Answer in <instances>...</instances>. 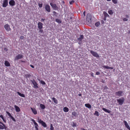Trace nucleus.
Returning <instances> with one entry per match:
<instances>
[{"mask_svg": "<svg viewBox=\"0 0 130 130\" xmlns=\"http://www.w3.org/2000/svg\"><path fill=\"white\" fill-rule=\"evenodd\" d=\"M92 17L90 14L88 13L87 15L86 20L89 23H91L92 22Z\"/></svg>", "mask_w": 130, "mask_h": 130, "instance_id": "nucleus-1", "label": "nucleus"}, {"mask_svg": "<svg viewBox=\"0 0 130 130\" xmlns=\"http://www.w3.org/2000/svg\"><path fill=\"white\" fill-rule=\"evenodd\" d=\"M124 99L123 97H122L120 99L117 100V102L120 105H122L124 101Z\"/></svg>", "mask_w": 130, "mask_h": 130, "instance_id": "nucleus-2", "label": "nucleus"}, {"mask_svg": "<svg viewBox=\"0 0 130 130\" xmlns=\"http://www.w3.org/2000/svg\"><path fill=\"white\" fill-rule=\"evenodd\" d=\"M31 82L32 84L34 85L33 87L35 89L38 88L39 87L38 86V84L37 83V82L34 80H33L31 81Z\"/></svg>", "mask_w": 130, "mask_h": 130, "instance_id": "nucleus-3", "label": "nucleus"}, {"mask_svg": "<svg viewBox=\"0 0 130 130\" xmlns=\"http://www.w3.org/2000/svg\"><path fill=\"white\" fill-rule=\"evenodd\" d=\"M4 28L7 31H11V29L10 28V26L8 24H6L4 26Z\"/></svg>", "mask_w": 130, "mask_h": 130, "instance_id": "nucleus-4", "label": "nucleus"}, {"mask_svg": "<svg viewBox=\"0 0 130 130\" xmlns=\"http://www.w3.org/2000/svg\"><path fill=\"white\" fill-rule=\"evenodd\" d=\"M90 52L91 54L94 56L96 58L99 57V56L97 53L92 51H91Z\"/></svg>", "mask_w": 130, "mask_h": 130, "instance_id": "nucleus-5", "label": "nucleus"}, {"mask_svg": "<svg viewBox=\"0 0 130 130\" xmlns=\"http://www.w3.org/2000/svg\"><path fill=\"white\" fill-rule=\"evenodd\" d=\"M50 4L54 10H57L58 9V8L57 7L56 4H53L51 3H50Z\"/></svg>", "mask_w": 130, "mask_h": 130, "instance_id": "nucleus-6", "label": "nucleus"}, {"mask_svg": "<svg viewBox=\"0 0 130 130\" xmlns=\"http://www.w3.org/2000/svg\"><path fill=\"white\" fill-rule=\"evenodd\" d=\"M38 122L41 124L44 127L47 126L46 123L41 119H39Z\"/></svg>", "mask_w": 130, "mask_h": 130, "instance_id": "nucleus-7", "label": "nucleus"}, {"mask_svg": "<svg viewBox=\"0 0 130 130\" xmlns=\"http://www.w3.org/2000/svg\"><path fill=\"white\" fill-rule=\"evenodd\" d=\"M8 5V0H4L2 4V6L3 7H6Z\"/></svg>", "mask_w": 130, "mask_h": 130, "instance_id": "nucleus-8", "label": "nucleus"}, {"mask_svg": "<svg viewBox=\"0 0 130 130\" xmlns=\"http://www.w3.org/2000/svg\"><path fill=\"white\" fill-rule=\"evenodd\" d=\"M24 57V56L22 54H19L15 58L14 60H18L19 59H20Z\"/></svg>", "mask_w": 130, "mask_h": 130, "instance_id": "nucleus-9", "label": "nucleus"}, {"mask_svg": "<svg viewBox=\"0 0 130 130\" xmlns=\"http://www.w3.org/2000/svg\"><path fill=\"white\" fill-rule=\"evenodd\" d=\"M45 8L46 11L48 12H50V6L49 5H46Z\"/></svg>", "mask_w": 130, "mask_h": 130, "instance_id": "nucleus-10", "label": "nucleus"}, {"mask_svg": "<svg viewBox=\"0 0 130 130\" xmlns=\"http://www.w3.org/2000/svg\"><path fill=\"white\" fill-rule=\"evenodd\" d=\"M38 27L39 29L43 28V24L41 22H39L38 24Z\"/></svg>", "mask_w": 130, "mask_h": 130, "instance_id": "nucleus-11", "label": "nucleus"}, {"mask_svg": "<svg viewBox=\"0 0 130 130\" xmlns=\"http://www.w3.org/2000/svg\"><path fill=\"white\" fill-rule=\"evenodd\" d=\"M15 2L14 0H11L9 2V4L11 6H13L15 5Z\"/></svg>", "mask_w": 130, "mask_h": 130, "instance_id": "nucleus-12", "label": "nucleus"}, {"mask_svg": "<svg viewBox=\"0 0 130 130\" xmlns=\"http://www.w3.org/2000/svg\"><path fill=\"white\" fill-rule=\"evenodd\" d=\"M123 122L124 123L125 127L129 130H130V127L128 124L127 122L125 120H124L123 121Z\"/></svg>", "mask_w": 130, "mask_h": 130, "instance_id": "nucleus-13", "label": "nucleus"}, {"mask_svg": "<svg viewBox=\"0 0 130 130\" xmlns=\"http://www.w3.org/2000/svg\"><path fill=\"white\" fill-rule=\"evenodd\" d=\"M123 93V92L120 91L116 92V94L119 96H122V94Z\"/></svg>", "mask_w": 130, "mask_h": 130, "instance_id": "nucleus-14", "label": "nucleus"}, {"mask_svg": "<svg viewBox=\"0 0 130 130\" xmlns=\"http://www.w3.org/2000/svg\"><path fill=\"white\" fill-rule=\"evenodd\" d=\"M14 107L15 109L16 112H19L20 111V108L18 106L15 105L14 106Z\"/></svg>", "mask_w": 130, "mask_h": 130, "instance_id": "nucleus-15", "label": "nucleus"}, {"mask_svg": "<svg viewBox=\"0 0 130 130\" xmlns=\"http://www.w3.org/2000/svg\"><path fill=\"white\" fill-rule=\"evenodd\" d=\"M31 109L34 115H36L37 114V111L35 108L31 107Z\"/></svg>", "mask_w": 130, "mask_h": 130, "instance_id": "nucleus-16", "label": "nucleus"}, {"mask_svg": "<svg viewBox=\"0 0 130 130\" xmlns=\"http://www.w3.org/2000/svg\"><path fill=\"white\" fill-rule=\"evenodd\" d=\"M83 35H80V37L77 39L78 41H82V40L83 39Z\"/></svg>", "mask_w": 130, "mask_h": 130, "instance_id": "nucleus-17", "label": "nucleus"}, {"mask_svg": "<svg viewBox=\"0 0 130 130\" xmlns=\"http://www.w3.org/2000/svg\"><path fill=\"white\" fill-rule=\"evenodd\" d=\"M17 93L20 96L23 97V98H25V96L24 94H22L20 93V92H17Z\"/></svg>", "mask_w": 130, "mask_h": 130, "instance_id": "nucleus-18", "label": "nucleus"}, {"mask_svg": "<svg viewBox=\"0 0 130 130\" xmlns=\"http://www.w3.org/2000/svg\"><path fill=\"white\" fill-rule=\"evenodd\" d=\"M5 66L7 67L10 66V64L8 62V61H5Z\"/></svg>", "mask_w": 130, "mask_h": 130, "instance_id": "nucleus-19", "label": "nucleus"}, {"mask_svg": "<svg viewBox=\"0 0 130 130\" xmlns=\"http://www.w3.org/2000/svg\"><path fill=\"white\" fill-rule=\"evenodd\" d=\"M63 110L65 112H67L69 110V109L67 107H65L63 108Z\"/></svg>", "mask_w": 130, "mask_h": 130, "instance_id": "nucleus-20", "label": "nucleus"}, {"mask_svg": "<svg viewBox=\"0 0 130 130\" xmlns=\"http://www.w3.org/2000/svg\"><path fill=\"white\" fill-rule=\"evenodd\" d=\"M102 109L105 112H107L108 113H110L111 112V111L109 110H108L104 108H103Z\"/></svg>", "mask_w": 130, "mask_h": 130, "instance_id": "nucleus-21", "label": "nucleus"}, {"mask_svg": "<svg viewBox=\"0 0 130 130\" xmlns=\"http://www.w3.org/2000/svg\"><path fill=\"white\" fill-rule=\"evenodd\" d=\"M0 117L3 120V121L5 123H6V120L4 118V116L2 115H0Z\"/></svg>", "mask_w": 130, "mask_h": 130, "instance_id": "nucleus-22", "label": "nucleus"}, {"mask_svg": "<svg viewBox=\"0 0 130 130\" xmlns=\"http://www.w3.org/2000/svg\"><path fill=\"white\" fill-rule=\"evenodd\" d=\"M103 13L104 14V16L105 17V18L108 17H109V15L105 11L103 12Z\"/></svg>", "mask_w": 130, "mask_h": 130, "instance_id": "nucleus-23", "label": "nucleus"}, {"mask_svg": "<svg viewBox=\"0 0 130 130\" xmlns=\"http://www.w3.org/2000/svg\"><path fill=\"white\" fill-rule=\"evenodd\" d=\"M85 106L89 108H91V105L88 104H85Z\"/></svg>", "mask_w": 130, "mask_h": 130, "instance_id": "nucleus-24", "label": "nucleus"}, {"mask_svg": "<svg viewBox=\"0 0 130 130\" xmlns=\"http://www.w3.org/2000/svg\"><path fill=\"white\" fill-rule=\"evenodd\" d=\"M72 114L75 117H77L78 116L77 112L75 111L73 112Z\"/></svg>", "mask_w": 130, "mask_h": 130, "instance_id": "nucleus-25", "label": "nucleus"}, {"mask_svg": "<svg viewBox=\"0 0 130 130\" xmlns=\"http://www.w3.org/2000/svg\"><path fill=\"white\" fill-rule=\"evenodd\" d=\"M40 106L42 109H44L45 108V106L44 105L42 104H40Z\"/></svg>", "mask_w": 130, "mask_h": 130, "instance_id": "nucleus-26", "label": "nucleus"}, {"mask_svg": "<svg viewBox=\"0 0 130 130\" xmlns=\"http://www.w3.org/2000/svg\"><path fill=\"white\" fill-rule=\"evenodd\" d=\"M52 100H53L54 103L56 104H57L58 103V102L57 100L55 98H53Z\"/></svg>", "mask_w": 130, "mask_h": 130, "instance_id": "nucleus-27", "label": "nucleus"}, {"mask_svg": "<svg viewBox=\"0 0 130 130\" xmlns=\"http://www.w3.org/2000/svg\"><path fill=\"white\" fill-rule=\"evenodd\" d=\"M31 121L33 122L35 126H39L37 123L35 122V121L34 119H32Z\"/></svg>", "mask_w": 130, "mask_h": 130, "instance_id": "nucleus-28", "label": "nucleus"}, {"mask_svg": "<svg viewBox=\"0 0 130 130\" xmlns=\"http://www.w3.org/2000/svg\"><path fill=\"white\" fill-rule=\"evenodd\" d=\"M56 21L59 23H61V20L58 19H56Z\"/></svg>", "mask_w": 130, "mask_h": 130, "instance_id": "nucleus-29", "label": "nucleus"}, {"mask_svg": "<svg viewBox=\"0 0 130 130\" xmlns=\"http://www.w3.org/2000/svg\"><path fill=\"white\" fill-rule=\"evenodd\" d=\"M100 25V22H97L95 24V25L96 27H98Z\"/></svg>", "mask_w": 130, "mask_h": 130, "instance_id": "nucleus-30", "label": "nucleus"}, {"mask_svg": "<svg viewBox=\"0 0 130 130\" xmlns=\"http://www.w3.org/2000/svg\"><path fill=\"white\" fill-rule=\"evenodd\" d=\"M94 115H96V116H99V114L98 112L97 111H95V113L94 114Z\"/></svg>", "mask_w": 130, "mask_h": 130, "instance_id": "nucleus-31", "label": "nucleus"}, {"mask_svg": "<svg viewBox=\"0 0 130 130\" xmlns=\"http://www.w3.org/2000/svg\"><path fill=\"white\" fill-rule=\"evenodd\" d=\"M50 129L51 130H54V127H53L52 124H51L50 125Z\"/></svg>", "mask_w": 130, "mask_h": 130, "instance_id": "nucleus-32", "label": "nucleus"}, {"mask_svg": "<svg viewBox=\"0 0 130 130\" xmlns=\"http://www.w3.org/2000/svg\"><path fill=\"white\" fill-rule=\"evenodd\" d=\"M103 67L104 68L106 69H110V67L107 66H103Z\"/></svg>", "mask_w": 130, "mask_h": 130, "instance_id": "nucleus-33", "label": "nucleus"}, {"mask_svg": "<svg viewBox=\"0 0 130 130\" xmlns=\"http://www.w3.org/2000/svg\"><path fill=\"white\" fill-rule=\"evenodd\" d=\"M108 13L110 14H112L113 13L112 11L111 10L108 11Z\"/></svg>", "mask_w": 130, "mask_h": 130, "instance_id": "nucleus-34", "label": "nucleus"}, {"mask_svg": "<svg viewBox=\"0 0 130 130\" xmlns=\"http://www.w3.org/2000/svg\"><path fill=\"white\" fill-rule=\"evenodd\" d=\"M6 113H7V114L8 115V116L10 117L11 116V114L9 112L7 111H6Z\"/></svg>", "mask_w": 130, "mask_h": 130, "instance_id": "nucleus-35", "label": "nucleus"}, {"mask_svg": "<svg viewBox=\"0 0 130 130\" xmlns=\"http://www.w3.org/2000/svg\"><path fill=\"white\" fill-rule=\"evenodd\" d=\"M75 1L74 0H72L71 1L69 2V3L70 4H72L73 3H74Z\"/></svg>", "mask_w": 130, "mask_h": 130, "instance_id": "nucleus-36", "label": "nucleus"}, {"mask_svg": "<svg viewBox=\"0 0 130 130\" xmlns=\"http://www.w3.org/2000/svg\"><path fill=\"white\" fill-rule=\"evenodd\" d=\"M4 129V126L0 124V129Z\"/></svg>", "mask_w": 130, "mask_h": 130, "instance_id": "nucleus-37", "label": "nucleus"}, {"mask_svg": "<svg viewBox=\"0 0 130 130\" xmlns=\"http://www.w3.org/2000/svg\"><path fill=\"white\" fill-rule=\"evenodd\" d=\"M41 83L43 85H44L45 84V83L43 81L41 80Z\"/></svg>", "mask_w": 130, "mask_h": 130, "instance_id": "nucleus-38", "label": "nucleus"}, {"mask_svg": "<svg viewBox=\"0 0 130 130\" xmlns=\"http://www.w3.org/2000/svg\"><path fill=\"white\" fill-rule=\"evenodd\" d=\"M38 6L40 8H41L42 7V4H39Z\"/></svg>", "mask_w": 130, "mask_h": 130, "instance_id": "nucleus-39", "label": "nucleus"}, {"mask_svg": "<svg viewBox=\"0 0 130 130\" xmlns=\"http://www.w3.org/2000/svg\"><path fill=\"white\" fill-rule=\"evenodd\" d=\"M123 20L124 21H126L128 20V19L127 18H124L123 19Z\"/></svg>", "mask_w": 130, "mask_h": 130, "instance_id": "nucleus-40", "label": "nucleus"}, {"mask_svg": "<svg viewBox=\"0 0 130 130\" xmlns=\"http://www.w3.org/2000/svg\"><path fill=\"white\" fill-rule=\"evenodd\" d=\"M45 19H41V21L42 22H44V21L45 20Z\"/></svg>", "mask_w": 130, "mask_h": 130, "instance_id": "nucleus-41", "label": "nucleus"}, {"mask_svg": "<svg viewBox=\"0 0 130 130\" xmlns=\"http://www.w3.org/2000/svg\"><path fill=\"white\" fill-rule=\"evenodd\" d=\"M3 125V126H4V128L6 127V126L5 124H4L3 122H2V123H1Z\"/></svg>", "mask_w": 130, "mask_h": 130, "instance_id": "nucleus-42", "label": "nucleus"}, {"mask_svg": "<svg viewBox=\"0 0 130 130\" xmlns=\"http://www.w3.org/2000/svg\"><path fill=\"white\" fill-rule=\"evenodd\" d=\"M100 74V73L99 72H97L96 73V74L97 75H99Z\"/></svg>", "mask_w": 130, "mask_h": 130, "instance_id": "nucleus-43", "label": "nucleus"}, {"mask_svg": "<svg viewBox=\"0 0 130 130\" xmlns=\"http://www.w3.org/2000/svg\"><path fill=\"white\" fill-rule=\"evenodd\" d=\"M20 38L21 39H23L24 38V37L23 36H21L20 37Z\"/></svg>", "mask_w": 130, "mask_h": 130, "instance_id": "nucleus-44", "label": "nucleus"}, {"mask_svg": "<svg viewBox=\"0 0 130 130\" xmlns=\"http://www.w3.org/2000/svg\"><path fill=\"white\" fill-rule=\"evenodd\" d=\"M11 119L12 120L15 122L16 121L14 119V118L13 117Z\"/></svg>", "mask_w": 130, "mask_h": 130, "instance_id": "nucleus-45", "label": "nucleus"}, {"mask_svg": "<svg viewBox=\"0 0 130 130\" xmlns=\"http://www.w3.org/2000/svg\"><path fill=\"white\" fill-rule=\"evenodd\" d=\"M76 126V124L75 123H73V124L72 126L73 127H75V126Z\"/></svg>", "mask_w": 130, "mask_h": 130, "instance_id": "nucleus-46", "label": "nucleus"}, {"mask_svg": "<svg viewBox=\"0 0 130 130\" xmlns=\"http://www.w3.org/2000/svg\"><path fill=\"white\" fill-rule=\"evenodd\" d=\"M39 126H35V128L36 129V130H38V127Z\"/></svg>", "mask_w": 130, "mask_h": 130, "instance_id": "nucleus-47", "label": "nucleus"}, {"mask_svg": "<svg viewBox=\"0 0 130 130\" xmlns=\"http://www.w3.org/2000/svg\"><path fill=\"white\" fill-rule=\"evenodd\" d=\"M91 75L93 77H94V73H91Z\"/></svg>", "mask_w": 130, "mask_h": 130, "instance_id": "nucleus-48", "label": "nucleus"}, {"mask_svg": "<svg viewBox=\"0 0 130 130\" xmlns=\"http://www.w3.org/2000/svg\"><path fill=\"white\" fill-rule=\"evenodd\" d=\"M117 3V0H114V4H116Z\"/></svg>", "mask_w": 130, "mask_h": 130, "instance_id": "nucleus-49", "label": "nucleus"}, {"mask_svg": "<svg viewBox=\"0 0 130 130\" xmlns=\"http://www.w3.org/2000/svg\"><path fill=\"white\" fill-rule=\"evenodd\" d=\"M26 76L27 77H29L30 76V74H27L26 75Z\"/></svg>", "mask_w": 130, "mask_h": 130, "instance_id": "nucleus-50", "label": "nucleus"}, {"mask_svg": "<svg viewBox=\"0 0 130 130\" xmlns=\"http://www.w3.org/2000/svg\"><path fill=\"white\" fill-rule=\"evenodd\" d=\"M30 66L31 68H34V66H33V65H31V64H30Z\"/></svg>", "mask_w": 130, "mask_h": 130, "instance_id": "nucleus-51", "label": "nucleus"}, {"mask_svg": "<svg viewBox=\"0 0 130 130\" xmlns=\"http://www.w3.org/2000/svg\"><path fill=\"white\" fill-rule=\"evenodd\" d=\"M53 13L54 14H56L57 13L55 11H53Z\"/></svg>", "mask_w": 130, "mask_h": 130, "instance_id": "nucleus-52", "label": "nucleus"}, {"mask_svg": "<svg viewBox=\"0 0 130 130\" xmlns=\"http://www.w3.org/2000/svg\"><path fill=\"white\" fill-rule=\"evenodd\" d=\"M78 95L79 96H82V95L80 93L78 94Z\"/></svg>", "mask_w": 130, "mask_h": 130, "instance_id": "nucleus-53", "label": "nucleus"}, {"mask_svg": "<svg viewBox=\"0 0 130 130\" xmlns=\"http://www.w3.org/2000/svg\"><path fill=\"white\" fill-rule=\"evenodd\" d=\"M83 14H84V16H85V11L84 12Z\"/></svg>", "mask_w": 130, "mask_h": 130, "instance_id": "nucleus-54", "label": "nucleus"}, {"mask_svg": "<svg viewBox=\"0 0 130 130\" xmlns=\"http://www.w3.org/2000/svg\"><path fill=\"white\" fill-rule=\"evenodd\" d=\"M81 129L82 130H86L84 129V128H81Z\"/></svg>", "mask_w": 130, "mask_h": 130, "instance_id": "nucleus-55", "label": "nucleus"}, {"mask_svg": "<svg viewBox=\"0 0 130 130\" xmlns=\"http://www.w3.org/2000/svg\"><path fill=\"white\" fill-rule=\"evenodd\" d=\"M125 17L127 18H128L129 17L128 15H125Z\"/></svg>", "mask_w": 130, "mask_h": 130, "instance_id": "nucleus-56", "label": "nucleus"}, {"mask_svg": "<svg viewBox=\"0 0 130 130\" xmlns=\"http://www.w3.org/2000/svg\"><path fill=\"white\" fill-rule=\"evenodd\" d=\"M104 20H106V18H105V17H104Z\"/></svg>", "mask_w": 130, "mask_h": 130, "instance_id": "nucleus-57", "label": "nucleus"}, {"mask_svg": "<svg viewBox=\"0 0 130 130\" xmlns=\"http://www.w3.org/2000/svg\"><path fill=\"white\" fill-rule=\"evenodd\" d=\"M12 117V116H11L10 117V118H11V119L12 118V117Z\"/></svg>", "mask_w": 130, "mask_h": 130, "instance_id": "nucleus-58", "label": "nucleus"}, {"mask_svg": "<svg viewBox=\"0 0 130 130\" xmlns=\"http://www.w3.org/2000/svg\"><path fill=\"white\" fill-rule=\"evenodd\" d=\"M105 89H107L108 88L107 87H105Z\"/></svg>", "mask_w": 130, "mask_h": 130, "instance_id": "nucleus-59", "label": "nucleus"}, {"mask_svg": "<svg viewBox=\"0 0 130 130\" xmlns=\"http://www.w3.org/2000/svg\"><path fill=\"white\" fill-rule=\"evenodd\" d=\"M48 100L49 101V102H51V100L50 99L49 100Z\"/></svg>", "mask_w": 130, "mask_h": 130, "instance_id": "nucleus-60", "label": "nucleus"}, {"mask_svg": "<svg viewBox=\"0 0 130 130\" xmlns=\"http://www.w3.org/2000/svg\"><path fill=\"white\" fill-rule=\"evenodd\" d=\"M62 3H63V4H64L65 3V2L64 1H63L62 2Z\"/></svg>", "mask_w": 130, "mask_h": 130, "instance_id": "nucleus-61", "label": "nucleus"}, {"mask_svg": "<svg viewBox=\"0 0 130 130\" xmlns=\"http://www.w3.org/2000/svg\"><path fill=\"white\" fill-rule=\"evenodd\" d=\"M106 0L108 1H111V0Z\"/></svg>", "mask_w": 130, "mask_h": 130, "instance_id": "nucleus-62", "label": "nucleus"}, {"mask_svg": "<svg viewBox=\"0 0 130 130\" xmlns=\"http://www.w3.org/2000/svg\"><path fill=\"white\" fill-rule=\"evenodd\" d=\"M112 2L113 3H114V0H112Z\"/></svg>", "mask_w": 130, "mask_h": 130, "instance_id": "nucleus-63", "label": "nucleus"}, {"mask_svg": "<svg viewBox=\"0 0 130 130\" xmlns=\"http://www.w3.org/2000/svg\"><path fill=\"white\" fill-rule=\"evenodd\" d=\"M2 123V122L0 121V124Z\"/></svg>", "mask_w": 130, "mask_h": 130, "instance_id": "nucleus-64", "label": "nucleus"}]
</instances>
